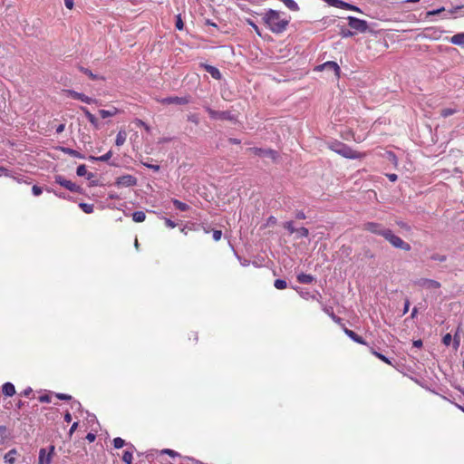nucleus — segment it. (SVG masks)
Segmentation results:
<instances>
[{"mask_svg": "<svg viewBox=\"0 0 464 464\" xmlns=\"http://www.w3.org/2000/svg\"><path fill=\"white\" fill-rule=\"evenodd\" d=\"M262 19L272 33L282 34L287 29L292 18L285 12L268 9Z\"/></svg>", "mask_w": 464, "mask_h": 464, "instance_id": "obj_1", "label": "nucleus"}, {"mask_svg": "<svg viewBox=\"0 0 464 464\" xmlns=\"http://www.w3.org/2000/svg\"><path fill=\"white\" fill-rule=\"evenodd\" d=\"M329 148L333 151L336 152L337 154L346 159H362L366 155L364 152H359L357 150H354L350 146L340 141L333 142L332 144L329 145Z\"/></svg>", "mask_w": 464, "mask_h": 464, "instance_id": "obj_2", "label": "nucleus"}, {"mask_svg": "<svg viewBox=\"0 0 464 464\" xmlns=\"http://www.w3.org/2000/svg\"><path fill=\"white\" fill-rule=\"evenodd\" d=\"M383 237L395 248L402 249L404 251H410L411 249L409 243L394 235L391 229H389L388 232L383 233Z\"/></svg>", "mask_w": 464, "mask_h": 464, "instance_id": "obj_3", "label": "nucleus"}, {"mask_svg": "<svg viewBox=\"0 0 464 464\" xmlns=\"http://www.w3.org/2000/svg\"><path fill=\"white\" fill-rule=\"evenodd\" d=\"M349 26L358 33H365L368 30V23L365 20H362L353 16H348Z\"/></svg>", "mask_w": 464, "mask_h": 464, "instance_id": "obj_4", "label": "nucleus"}, {"mask_svg": "<svg viewBox=\"0 0 464 464\" xmlns=\"http://www.w3.org/2000/svg\"><path fill=\"white\" fill-rule=\"evenodd\" d=\"M206 111H208L210 118L214 120H227V121H234L235 117L231 115L229 111H215L209 107H206Z\"/></svg>", "mask_w": 464, "mask_h": 464, "instance_id": "obj_5", "label": "nucleus"}, {"mask_svg": "<svg viewBox=\"0 0 464 464\" xmlns=\"http://www.w3.org/2000/svg\"><path fill=\"white\" fill-rule=\"evenodd\" d=\"M414 284L427 290H435L440 287V284L438 281L428 278H420Z\"/></svg>", "mask_w": 464, "mask_h": 464, "instance_id": "obj_6", "label": "nucleus"}, {"mask_svg": "<svg viewBox=\"0 0 464 464\" xmlns=\"http://www.w3.org/2000/svg\"><path fill=\"white\" fill-rule=\"evenodd\" d=\"M158 102L161 104L169 105V104H179L185 105L189 102L188 97H178V96H170L163 99H158Z\"/></svg>", "mask_w": 464, "mask_h": 464, "instance_id": "obj_7", "label": "nucleus"}, {"mask_svg": "<svg viewBox=\"0 0 464 464\" xmlns=\"http://www.w3.org/2000/svg\"><path fill=\"white\" fill-rule=\"evenodd\" d=\"M315 70H317V71H324V70L333 71L335 78L339 79V77H340V72H341L340 67L335 62H333V61H329L323 64L318 65L315 68Z\"/></svg>", "mask_w": 464, "mask_h": 464, "instance_id": "obj_8", "label": "nucleus"}, {"mask_svg": "<svg viewBox=\"0 0 464 464\" xmlns=\"http://www.w3.org/2000/svg\"><path fill=\"white\" fill-rule=\"evenodd\" d=\"M64 92L68 93V95L72 99L79 100L87 104L97 103V101L95 99H92L83 93L77 92L73 90H65Z\"/></svg>", "mask_w": 464, "mask_h": 464, "instance_id": "obj_9", "label": "nucleus"}, {"mask_svg": "<svg viewBox=\"0 0 464 464\" xmlns=\"http://www.w3.org/2000/svg\"><path fill=\"white\" fill-rule=\"evenodd\" d=\"M54 451V446L49 448L47 452L45 449H41L39 451V461L38 464H51L53 455Z\"/></svg>", "mask_w": 464, "mask_h": 464, "instance_id": "obj_10", "label": "nucleus"}, {"mask_svg": "<svg viewBox=\"0 0 464 464\" xmlns=\"http://www.w3.org/2000/svg\"><path fill=\"white\" fill-rule=\"evenodd\" d=\"M364 227L366 230L382 237H383L384 232H388L389 230L388 228H384L382 225L374 222H368L364 225Z\"/></svg>", "mask_w": 464, "mask_h": 464, "instance_id": "obj_11", "label": "nucleus"}, {"mask_svg": "<svg viewBox=\"0 0 464 464\" xmlns=\"http://www.w3.org/2000/svg\"><path fill=\"white\" fill-rule=\"evenodd\" d=\"M55 181L70 191H77L79 189L78 185H76L75 183H73L71 180L66 179L63 176H57L55 178Z\"/></svg>", "mask_w": 464, "mask_h": 464, "instance_id": "obj_12", "label": "nucleus"}, {"mask_svg": "<svg viewBox=\"0 0 464 464\" xmlns=\"http://www.w3.org/2000/svg\"><path fill=\"white\" fill-rule=\"evenodd\" d=\"M137 179L132 175H124L117 179V184L125 187H131L136 185Z\"/></svg>", "mask_w": 464, "mask_h": 464, "instance_id": "obj_13", "label": "nucleus"}, {"mask_svg": "<svg viewBox=\"0 0 464 464\" xmlns=\"http://www.w3.org/2000/svg\"><path fill=\"white\" fill-rule=\"evenodd\" d=\"M202 66L205 69V71L208 72L214 79H221V72L218 68L209 64H202Z\"/></svg>", "mask_w": 464, "mask_h": 464, "instance_id": "obj_14", "label": "nucleus"}, {"mask_svg": "<svg viewBox=\"0 0 464 464\" xmlns=\"http://www.w3.org/2000/svg\"><path fill=\"white\" fill-rule=\"evenodd\" d=\"M344 333L348 337H350L355 343H360V344H366L364 340L361 336H359L357 334H355L353 331L344 328Z\"/></svg>", "mask_w": 464, "mask_h": 464, "instance_id": "obj_15", "label": "nucleus"}, {"mask_svg": "<svg viewBox=\"0 0 464 464\" xmlns=\"http://www.w3.org/2000/svg\"><path fill=\"white\" fill-rule=\"evenodd\" d=\"M450 42L455 45L464 47V33H459L453 35Z\"/></svg>", "mask_w": 464, "mask_h": 464, "instance_id": "obj_16", "label": "nucleus"}, {"mask_svg": "<svg viewBox=\"0 0 464 464\" xmlns=\"http://www.w3.org/2000/svg\"><path fill=\"white\" fill-rule=\"evenodd\" d=\"M119 112V110L115 107H112L111 110H100L99 114L102 119L115 116Z\"/></svg>", "mask_w": 464, "mask_h": 464, "instance_id": "obj_17", "label": "nucleus"}, {"mask_svg": "<svg viewBox=\"0 0 464 464\" xmlns=\"http://www.w3.org/2000/svg\"><path fill=\"white\" fill-rule=\"evenodd\" d=\"M3 393L5 396H9V397L13 396L15 393V388H14V384L11 382H5L3 385Z\"/></svg>", "mask_w": 464, "mask_h": 464, "instance_id": "obj_18", "label": "nucleus"}, {"mask_svg": "<svg viewBox=\"0 0 464 464\" xmlns=\"http://www.w3.org/2000/svg\"><path fill=\"white\" fill-rule=\"evenodd\" d=\"M126 139H127L126 131L124 130H121L116 136V140H115L116 146L120 147V146L123 145L126 141Z\"/></svg>", "mask_w": 464, "mask_h": 464, "instance_id": "obj_19", "label": "nucleus"}, {"mask_svg": "<svg viewBox=\"0 0 464 464\" xmlns=\"http://www.w3.org/2000/svg\"><path fill=\"white\" fill-rule=\"evenodd\" d=\"M81 110L83 111V113L85 114V116L87 117L88 121L95 127L98 126V120L96 119V117L92 114L89 110L85 107H81Z\"/></svg>", "mask_w": 464, "mask_h": 464, "instance_id": "obj_20", "label": "nucleus"}, {"mask_svg": "<svg viewBox=\"0 0 464 464\" xmlns=\"http://www.w3.org/2000/svg\"><path fill=\"white\" fill-rule=\"evenodd\" d=\"M289 10L297 12L299 11V6L295 0H280Z\"/></svg>", "mask_w": 464, "mask_h": 464, "instance_id": "obj_21", "label": "nucleus"}, {"mask_svg": "<svg viewBox=\"0 0 464 464\" xmlns=\"http://www.w3.org/2000/svg\"><path fill=\"white\" fill-rule=\"evenodd\" d=\"M297 281L301 284H311L314 281V277L311 275L302 273L297 276Z\"/></svg>", "mask_w": 464, "mask_h": 464, "instance_id": "obj_22", "label": "nucleus"}, {"mask_svg": "<svg viewBox=\"0 0 464 464\" xmlns=\"http://www.w3.org/2000/svg\"><path fill=\"white\" fill-rule=\"evenodd\" d=\"M111 156H112V151L109 150L107 153H105L104 155L100 156V157L91 156L90 160H95V161H107L111 158Z\"/></svg>", "mask_w": 464, "mask_h": 464, "instance_id": "obj_23", "label": "nucleus"}, {"mask_svg": "<svg viewBox=\"0 0 464 464\" xmlns=\"http://www.w3.org/2000/svg\"><path fill=\"white\" fill-rule=\"evenodd\" d=\"M16 454L15 450H9L4 457L5 462L9 464H14L15 461L14 455Z\"/></svg>", "mask_w": 464, "mask_h": 464, "instance_id": "obj_24", "label": "nucleus"}, {"mask_svg": "<svg viewBox=\"0 0 464 464\" xmlns=\"http://www.w3.org/2000/svg\"><path fill=\"white\" fill-rule=\"evenodd\" d=\"M146 215L143 211H136L132 214V219L135 222H142L145 220Z\"/></svg>", "mask_w": 464, "mask_h": 464, "instance_id": "obj_25", "label": "nucleus"}, {"mask_svg": "<svg viewBox=\"0 0 464 464\" xmlns=\"http://www.w3.org/2000/svg\"><path fill=\"white\" fill-rule=\"evenodd\" d=\"M62 150L64 153H66V154H68V155H70L72 157L80 158V159L83 158L81 155V153L79 151L75 150H72V149H70V148H62Z\"/></svg>", "mask_w": 464, "mask_h": 464, "instance_id": "obj_26", "label": "nucleus"}, {"mask_svg": "<svg viewBox=\"0 0 464 464\" xmlns=\"http://www.w3.org/2000/svg\"><path fill=\"white\" fill-rule=\"evenodd\" d=\"M80 71L82 72H83L84 74H86L92 80L99 79L98 75L92 73V72L91 70H89L88 68L80 67Z\"/></svg>", "mask_w": 464, "mask_h": 464, "instance_id": "obj_27", "label": "nucleus"}, {"mask_svg": "<svg viewBox=\"0 0 464 464\" xmlns=\"http://www.w3.org/2000/svg\"><path fill=\"white\" fill-rule=\"evenodd\" d=\"M122 460L126 464H131L132 463V452H130L129 450H125L123 452Z\"/></svg>", "mask_w": 464, "mask_h": 464, "instance_id": "obj_28", "label": "nucleus"}, {"mask_svg": "<svg viewBox=\"0 0 464 464\" xmlns=\"http://www.w3.org/2000/svg\"><path fill=\"white\" fill-rule=\"evenodd\" d=\"M457 112V110L456 109H451V108H446V109H443L441 111H440V115L443 117V118H447L450 115H453L454 113Z\"/></svg>", "mask_w": 464, "mask_h": 464, "instance_id": "obj_29", "label": "nucleus"}, {"mask_svg": "<svg viewBox=\"0 0 464 464\" xmlns=\"http://www.w3.org/2000/svg\"><path fill=\"white\" fill-rule=\"evenodd\" d=\"M263 156H266L276 160L277 158V152L272 149L265 150Z\"/></svg>", "mask_w": 464, "mask_h": 464, "instance_id": "obj_30", "label": "nucleus"}, {"mask_svg": "<svg viewBox=\"0 0 464 464\" xmlns=\"http://www.w3.org/2000/svg\"><path fill=\"white\" fill-rule=\"evenodd\" d=\"M274 285L276 289H279V290H282V289H285L286 288L287 286V284L285 280L283 279H276L274 283Z\"/></svg>", "mask_w": 464, "mask_h": 464, "instance_id": "obj_31", "label": "nucleus"}, {"mask_svg": "<svg viewBox=\"0 0 464 464\" xmlns=\"http://www.w3.org/2000/svg\"><path fill=\"white\" fill-rule=\"evenodd\" d=\"M79 207L86 214H91L94 211V205H79Z\"/></svg>", "mask_w": 464, "mask_h": 464, "instance_id": "obj_32", "label": "nucleus"}, {"mask_svg": "<svg viewBox=\"0 0 464 464\" xmlns=\"http://www.w3.org/2000/svg\"><path fill=\"white\" fill-rule=\"evenodd\" d=\"M324 1L326 2L331 6L342 8V5H343L342 0H324Z\"/></svg>", "mask_w": 464, "mask_h": 464, "instance_id": "obj_33", "label": "nucleus"}, {"mask_svg": "<svg viewBox=\"0 0 464 464\" xmlns=\"http://www.w3.org/2000/svg\"><path fill=\"white\" fill-rule=\"evenodd\" d=\"M342 9H346V10H352V11H356V12H361L360 8H358L357 6L355 5H353L351 4H348V3H345L343 1V5H342Z\"/></svg>", "mask_w": 464, "mask_h": 464, "instance_id": "obj_34", "label": "nucleus"}, {"mask_svg": "<svg viewBox=\"0 0 464 464\" xmlns=\"http://www.w3.org/2000/svg\"><path fill=\"white\" fill-rule=\"evenodd\" d=\"M125 445V441L124 440H122L121 438H115L113 440V446L115 449H121L122 448L123 446Z\"/></svg>", "mask_w": 464, "mask_h": 464, "instance_id": "obj_35", "label": "nucleus"}, {"mask_svg": "<svg viewBox=\"0 0 464 464\" xmlns=\"http://www.w3.org/2000/svg\"><path fill=\"white\" fill-rule=\"evenodd\" d=\"M76 173L80 177H83V176L87 175L88 172H87L86 166L83 164L78 166V168L76 169Z\"/></svg>", "mask_w": 464, "mask_h": 464, "instance_id": "obj_36", "label": "nucleus"}, {"mask_svg": "<svg viewBox=\"0 0 464 464\" xmlns=\"http://www.w3.org/2000/svg\"><path fill=\"white\" fill-rule=\"evenodd\" d=\"M175 26L178 30L181 31L183 30L184 28V23L182 21V18H181V15L180 14H178L176 16V23H175Z\"/></svg>", "mask_w": 464, "mask_h": 464, "instance_id": "obj_37", "label": "nucleus"}, {"mask_svg": "<svg viewBox=\"0 0 464 464\" xmlns=\"http://www.w3.org/2000/svg\"><path fill=\"white\" fill-rule=\"evenodd\" d=\"M295 233L299 237H306L309 234L308 229L305 227H300L295 230Z\"/></svg>", "mask_w": 464, "mask_h": 464, "instance_id": "obj_38", "label": "nucleus"}, {"mask_svg": "<svg viewBox=\"0 0 464 464\" xmlns=\"http://www.w3.org/2000/svg\"><path fill=\"white\" fill-rule=\"evenodd\" d=\"M247 151H249L255 155L263 156L265 150L261 149V148L253 147V148L247 149Z\"/></svg>", "mask_w": 464, "mask_h": 464, "instance_id": "obj_39", "label": "nucleus"}, {"mask_svg": "<svg viewBox=\"0 0 464 464\" xmlns=\"http://www.w3.org/2000/svg\"><path fill=\"white\" fill-rule=\"evenodd\" d=\"M430 259H432V260H434V261L444 262V261H446L447 256H446L445 255L433 254V255L430 256Z\"/></svg>", "mask_w": 464, "mask_h": 464, "instance_id": "obj_40", "label": "nucleus"}, {"mask_svg": "<svg viewBox=\"0 0 464 464\" xmlns=\"http://www.w3.org/2000/svg\"><path fill=\"white\" fill-rule=\"evenodd\" d=\"M134 123L138 126V127H143L147 131H150V128L149 125H147L142 120L140 119H136L134 121Z\"/></svg>", "mask_w": 464, "mask_h": 464, "instance_id": "obj_41", "label": "nucleus"}, {"mask_svg": "<svg viewBox=\"0 0 464 464\" xmlns=\"http://www.w3.org/2000/svg\"><path fill=\"white\" fill-rule=\"evenodd\" d=\"M372 353H373L377 358H379L380 360H382V362H386V363H388V364H391L390 360H389L386 356H384L383 354H382V353H378V352H376V351H373V352H372Z\"/></svg>", "mask_w": 464, "mask_h": 464, "instance_id": "obj_42", "label": "nucleus"}, {"mask_svg": "<svg viewBox=\"0 0 464 464\" xmlns=\"http://www.w3.org/2000/svg\"><path fill=\"white\" fill-rule=\"evenodd\" d=\"M451 340H452V337L450 335V334H447L446 335H444L443 339H442V342L445 345H450V343H451Z\"/></svg>", "mask_w": 464, "mask_h": 464, "instance_id": "obj_43", "label": "nucleus"}, {"mask_svg": "<svg viewBox=\"0 0 464 464\" xmlns=\"http://www.w3.org/2000/svg\"><path fill=\"white\" fill-rule=\"evenodd\" d=\"M32 191H33V194H34V195H35V196H39V195H41V194H42L43 189H42V188H40V187H38V186L34 185V186H33V188H32Z\"/></svg>", "mask_w": 464, "mask_h": 464, "instance_id": "obj_44", "label": "nucleus"}, {"mask_svg": "<svg viewBox=\"0 0 464 464\" xmlns=\"http://www.w3.org/2000/svg\"><path fill=\"white\" fill-rule=\"evenodd\" d=\"M165 224L167 227L170 228H174L177 226V223H175L171 218H165Z\"/></svg>", "mask_w": 464, "mask_h": 464, "instance_id": "obj_45", "label": "nucleus"}, {"mask_svg": "<svg viewBox=\"0 0 464 464\" xmlns=\"http://www.w3.org/2000/svg\"><path fill=\"white\" fill-rule=\"evenodd\" d=\"M285 227L291 233H295V229L293 226V222H286L285 225Z\"/></svg>", "mask_w": 464, "mask_h": 464, "instance_id": "obj_46", "label": "nucleus"}, {"mask_svg": "<svg viewBox=\"0 0 464 464\" xmlns=\"http://www.w3.org/2000/svg\"><path fill=\"white\" fill-rule=\"evenodd\" d=\"M147 168L154 170V171H159L160 167V165H157V164H149V163H143Z\"/></svg>", "mask_w": 464, "mask_h": 464, "instance_id": "obj_47", "label": "nucleus"}, {"mask_svg": "<svg viewBox=\"0 0 464 464\" xmlns=\"http://www.w3.org/2000/svg\"><path fill=\"white\" fill-rule=\"evenodd\" d=\"M161 452L164 453V454H168V455H169L171 457L178 456V452H176V451H174L172 450H169V449H165Z\"/></svg>", "mask_w": 464, "mask_h": 464, "instance_id": "obj_48", "label": "nucleus"}, {"mask_svg": "<svg viewBox=\"0 0 464 464\" xmlns=\"http://www.w3.org/2000/svg\"><path fill=\"white\" fill-rule=\"evenodd\" d=\"M221 236H222V232H221L220 230H215V231L213 232V239H214L215 241H218V240H220Z\"/></svg>", "mask_w": 464, "mask_h": 464, "instance_id": "obj_49", "label": "nucleus"}, {"mask_svg": "<svg viewBox=\"0 0 464 464\" xmlns=\"http://www.w3.org/2000/svg\"><path fill=\"white\" fill-rule=\"evenodd\" d=\"M56 397L60 400H63V401H67V400H71L72 397L68 394H64V393H56Z\"/></svg>", "mask_w": 464, "mask_h": 464, "instance_id": "obj_50", "label": "nucleus"}, {"mask_svg": "<svg viewBox=\"0 0 464 464\" xmlns=\"http://www.w3.org/2000/svg\"><path fill=\"white\" fill-rule=\"evenodd\" d=\"M39 401H40L41 402H46V403H48V402H50V401H51V398H50V396H49V395L44 394V395H41V396L39 397Z\"/></svg>", "mask_w": 464, "mask_h": 464, "instance_id": "obj_51", "label": "nucleus"}, {"mask_svg": "<svg viewBox=\"0 0 464 464\" xmlns=\"http://www.w3.org/2000/svg\"><path fill=\"white\" fill-rule=\"evenodd\" d=\"M444 11V8L441 7L440 9H437V10H432V11H429L427 13L428 15H436V14H439L440 13L443 12Z\"/></svg>", "mask_w": 464, "mask_h": 464, "instance_id": "obj_52", "label": "nucleus"}, {"mask_svg": "<svg viewBox=\"0 0 464 464\" xmlns=\"http://www.w3.org/2000/svg\"><path fill=\"white\" fill-rule=\"evenodd\" d=\"M64 5L68 9H72L73 0H64Z\"/></svg>", "mask_w": 464, "mask_h": 464, "instance_id": "obj_53", "label": "nucleus"}, {"mask_svg": "<svg viewBox=\"0 0 464 464\" xmlns=\"http://www.w3.org/2000/svg\"><path fill=\"white\" fill-rule=\"evenodd\" d=\"M410 308V301L408 299L405 300L404 307H403V314H407Z\"/></svg>", "mask_w": 464, "mask_h": 464, "instance_id": "obj_54", "label": "nucleus"}, {"mask_svg": "<svg viewBox=\"0 0 464 464\" xmlns=\"http://www.w3.org/2000/svg\"><path fill=\"white\" fill-rule=\"evenodd\" d=\"M353 34H354V33H353V32H352V31H349V30H343V31L342 32V35H343V37L353 36Z\"/></svg>", "mask_w": 464, "mask_h": 464, "instance_id": "obj_55", "label": "nucleus"}, {"mask_svg": "<svg viewBox=\"0 0 464 464\" xmlns=\"http://www.w3.org/2000/svg\"><path fill=\"white\" fill-rule=\"evenodd\" d=\"M65 129V124L63 123H61L59 124L57 127H56V132L57 133H62Z\"/></svg>", "mask_w": 464, "mask_h": 464, "instance_id": "obj_56", "label": "nucleus"}, {"mask_svg": "<svg viewBox=\"0 0 464 464\" xmlns=\"http://www.w3.org/2000/svg\"><path fill=\"white\" fill-rule=\"evenodd\" d=\"M95 435L92 434V433H88L87 436H86V440L90 442H92L95 440Z\"/></svg>", "mask_w": 464, "mask_h": 464, "instance_id": "obj_57", "label": "nucleus"}, {"mask_svg": "<svg viewBox=\"0 0 464 464\" xmlns=\"http://www.w3.org/2000/svg\"><path fill=\"white\" fill-rule=\"evenodd\" d=\"M7 175H8V169L4 167H0V177L7 176Z\"/></svg>", "mask_w": 464, "mask_h": 464, "instance_id": "obj_58", "label": "nucleus"}, {"mask_svg": "<svg viewBox=\"0 0 464 464\" xmlns=\"http://www.w3.org/2000/svg\"><path fill=\"white\" fill-rule=\"evenodd\" d=\"M413 346L416 348H420L422 346V341L421 340H415L413 342Z\"/></svg>", "mask_w": 464, "mask_h": 464, "instance_id": "obj_59", "label": "nucleus"}, {"mask_svg": "<svg viewBox=\"0 0 464 464\" xmlns=\"http://www.w3.org/2000/svg\"><path fill=\"white\" fill-rule=\"evenodd\" d=\"M179 211H186L188 208V205H177Z\"/></svg>", "mask_w": 464, "mask_h": 464, "instance_id": "obj_60", "label": "nucleus"}, {"mask_svg": "<svg viewBox=\"0 0 464 464\" xmlns=\"http://www.w3.org/2000/svg\"><path fill=\"white\" fill-rule=\"evenodd\" d=\"M389 179L392 182L396 181L398 179V176L396 174H389L387 175Z\"/></svg>", "mask_w": 464, "mask_h": 464, "instance_id": "obj_61", "label": "nucleus"}, {"mask_svg": "<svg viewBox=\"0 0 464 464\" xmlns=\"http://www.w3.org/2000/svg\"><path fill=\"white\" fill-rule=\"evenodd\" d=\"M72 409H80L81 408V403L79 401H73L72 403Z\"/></svg>", "mask_w": 464, "mask_h": 464, "instance_id": "obj_62", "label": "nucleus"}, {"mask_svg": "<svg viewBox=\"0 0 464 464\" xmlns=\"http://www.w3.org/2000/svg\"><path fill=\"white\" fill-rule=\"evenodd\" d=\"M64 420H65L66 422H71V420H72V415H71L69 412L65 413V415H64Z\"/></svg>", "mask_w": 464, "mask_h": 464, "instance_id": "obj_63", "label": "nucleus"}, {"mask_svg": "<svg viewBox=\"0 0 464 464\" xmlns=\"http://www.w3.org/2000/svg\"><path fill=\"white\" fill-rule=\"evenodd\" d=\"M77 427H78V422H74L70 429V434H72L77 429Z\"/></svg>", "mask_w": 464, "mask_h": 464, "instance_id": "obj_64", "label": "nucleus"}]
</instances>
